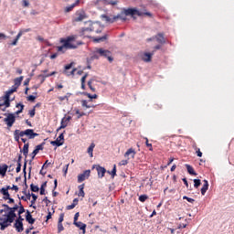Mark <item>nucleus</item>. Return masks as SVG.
Wrapping results in <instances>:
<instances>
[{
	"label": "nucleus",
	"mask_w": 234,
	"mask_h": 234,
	"mask_svg": "<svg viewBox=\"0 0 234 234\" xmlns=\"http://www.w3.org/2000/svg\"><path fill=\"white\" fill-rule=\"evenodd\" d=\"M127 16H132V17H134V16H138V17H144V16L153 17V14L145 9L128 8L125 9L124 12L114 16L113 20L116 21L117 19H121V21H127Z\"/></svg>",
	"instance_id": "nucleus-1"
},
{
	"label": "nucleus",
	"mask_w": 234,
	"mask_h": 234,
	"mask_svg": "<svg viewBox=\"0 0 234 234\" xmlns=\"http://www.w3.org/2000/svg\"><path fill=\"white\" fill-rule=\"evenodd\" d=\"M19 209V207L17 205H15L13 207L10 208L9 212L7 214L0 216V229L1 231H5L6 228L9 226H12V222L16 220V217L17 215L16 214V211Z\"/></svg>",
	"instance_id": "nucleus-2"
},
{
	"label": "nucleus",
	"mask_w": 234,
	"mask_h": 234,
	"mask_svg": "<svg viewBox=\"0 0 234 234\" xmlns=\"http://www.w3.org/2000/svg\"><path fill=\"white\" fill-rule=\"evenodd\" d=\"M75 39H78V36L76 35L69 36L67 38H61L60 43H63V45L58 47V52L65 54L66 50L76 49L78 48V45H82L81 42L72 44Z\"/></svg>",
	"instance_id": "nucleus-3"
},
{
	"label": "nucleus",
	"mask_w": 234,
	"mask_h": 234,
	"mask_svg": "<svg viewBox=\"0 0 234 234\" xmlns=\"http://www.w3.org/2000/svg\"><path fill=\"white\" fill-rule=\"evenodd\" d=\"M100 58H108V61H110V63H112V61H114V58H112V53H111L110 50L104 49L102 48H97L93 51V53L90 57V59L91 60L100 59Z\"/></svg>",
	"instance_id": "nucleus-4"
},
{
	"label": "nucleus",
	"mask_w": 234,
	"mask_h": 234,
	"mask_svg": "<svg viewBox=\"0 0 234 234\" xmlns=\"http://www.w3.org/2000/svg\"><path fill=\"white\" fill-rule=\"evenodd\" d=\"M6 116L4 119L5 123L7 125V128L10 129L14 123H16V114L15 113H5Z\"/></svg>",
	"instance_id": "nucleus-5"
},
{
	"label": "nucleus",
	"mask_w": 234,
	"mask_h": 234,
	"mask_svg": "<svg viewBox=\"0 0 234 234\" xmlns=\"http://www.w3.org/2000/svg\"><path fill=\"white\" fill-rule=\"evenodd\" d=\"M87 19V13L83 10L77 11L73 16V23H80Z\"/></svg>",
	"instance_id": "nucleus-6"
},
{
	"label": "nucleus",
	"mask_w": 234,
	"mask_h": 234,
	"mask_svg": "<svg viewBox=\"0 0 234 234\" xmlns=\"http://www.w3.org/2000/svg\"><path fill=\"white\" fill-rule=\"evenodd\" d=\"M0 107H5V109H8L10 107V95L5 91V95L0 97ZM5 109H3L2 111H5Z\"/></svg>",
	"instance_id": "nucleus-7"
},
{
	"label": "nucleus",
	"mask_w": 234,
	"mask_h": 234,
	"mask_svg": "<svg viewBox=\"0 0 234 234\" xmlns=\"http://www.w3.org/2000/svg\"><path fill=\"white\" fill-rule=\"evenodd\" d=\"M65 144V135L63 133H60L59 136L55 140L51 141V145H56V147H61Z\"/></svg>",
	"instance_id": "nucleus-8"
},
{
	"label": "nucleus",
	"mask_w": 234,
	"mask_h": 234,
	"mask_svg": "<svg viewBox=\"0 0 234 234\" xmlns=\"http://www.w3.org/2000/svg\"><path fill=\"white\" fill-rule=\"evenodd\" d=\"M44 145H45V143H41L40 144L36 146V149L30 154L31 160L29 161V164H32V160L36 158V155L37 154V153H39L40 151H43Z\"/></svg>",
	"instance_id": "nucleus-9"
},
{
	"label": "nucleus",
	"mask_w": 234,
	"mask_h": 234,
	"mask_svg": "<svg viewBox=\"0 0 234 234\" xmlns=\"http://www.w3.org/2000/svg\"><path fill=\"white\" fill-rule=\"evenodd\" d=\"M89 176H90V170H85L82 174H80L78 176L79 184H81V182H85V180H87Z\"/></svg>",
	"instance_id": "nucleus-10"
},
{
	"label": "nucleus",
	"mask_w": 234,
	"mask_h": 234,
	"mask_svg": "<svg viewBox=\"0 0 234 234\" xmlns=\"http://www.w3.org/2000/svg\"><path fill=\"white\" fill-rule=\"evenodd\" d=\"M73 224H74V226H76V228H79V229H81L83 234L86 233L87 224H85L81 221H75V222H73Z\"/></svg>",
	"instance_id": "nucleus-11"
},
{
	"label": "nucleus",
	"mask_w": 234,
	"mask_h": 234,
	"mask_svg": "<svg viewBox=\"0 0 234 234\" xmlns=\"http://www.w3.org/2000/svg\"><path fill=\"white\" fill-rule=\"evenodd\" d=\"M26 136H27V138L29 140H34V138H36V136H39V133H34V130H32V129H27Z\"/></svg>",
	"instance_id": "nucleus-12"
},
{
	"label": "nucleus",
	"mask_w": 234,
	"mask_h": 234,
	"mask_svg": "<svg viewBox=\"0 0 234 234\" xmlns=\"http://www.w3.org/2000/svg\"><path fill=\"white\" fill-rule=\"evenodd\" d=\"M141 59L145 63H149L151 61V58H153V54L151 53H141Z\"/></svg>",
	"instance_id": "nucleus-13"
},
{
	"label": "nucleus",
	"mask_w": 234,
	"mask_h": 234,
	"mask_svg": "<svg viewBox=\"0 0 234 234\" xmlns=\"http://www.w3.org/2000/svg\"><path fill=\"white\" fill-rule=\"evenodd\" d=\"M8 189H10V186H7L6 187H3L0 189V193H2V195L4 196V200L10 198V193H8Z\"/></svg>",
	"instance_id": "nucleus-14"
},
{
	"label": "nucleus",
	"mask_w": 234,
	"mask_h": 234,
	"mask_svg": "<svg viewBox=\"0 0 234 234\" xmlns=\"http://www.w3.org/2000/svg\"><path fill=\"white\" fill-rule=\"evenodd\" d=\"M87 32H94V26H92V23L90 22L89 27H82L80 29V36H85Z\"/></svg>",
	"instance_id": "nucleus-15"
},
{
	"label": "nucleus",
	"mask_w": 234,
	"mask_h": 234,
	"mask_svg": "<svg viewBox=\"0 0 234 234\" xmlns=\"http://www.w3.org/2000/svg\"><path fill=\"white\" fill-rule=\"evenodd\" d=\"M96 169H97V172H98L99 178H103V176H105V173H107V170L105 169V167H102L101 165H97Z\"/></svg>",
	"instance_id": "nucleus-16"
},
{
	"label": "nucleus",
	"mask_w": 234,
	"mask_h": 234,
	"mask_svg": "<svg viewBox=\"0 0 234 234\" xmlns=\"http://www.w3.org/2000/svg\"><path fill=\"white\" fill-rule=\"evenodd\" d=\"M154 38L156 39L157 43H160L161 45L165 44V38L164 37V33H158Z\"/></svg>",
	"instance_id": "nucleus-17"
},
{
	"label": "nucleus",
	"mask_w": 234,
	"mask_h": 234,
	"mask_svg": "<svg viewBox=\"0 0 234 234\" xmlns=\"http://www.w3.org/2000/svg\"><path fill=\"white\" fill-rule=\"evenodd\" d=\"M26 213H27L26 215L27 222H28V224H34V222H36V218H32V214L30 213V211L27 210Z\"/></svg>",
	"instance_id": "nucleus-18"
},
{
	"label": "nucleus",
	"mask_w": 234,
	"mask_h": 234,
	"mask_svg": "<svg viewBox=\"0 0 234 234\" xmlns=\"http://www.w3.org/2000/svg\"><path fill=\"white\" fill-rule=\"evenodd\" d=\"M203 182H204V185L201 188V195L204 197V195L207 193V189H209V183L206 179Z\"/></svg>",
	"instance_id": "nucleus-19"
},
{
	"label": "nucleus",
	"mask_w": 234,
	"mask_h": 234,
	"mask_svg": "<svg viewBox=\"0 0 234 234\" xmlns=\"http://www.w3.org/2000/svg\"><path fill=\"white\" fill-rule=\"evenodd\" d=\"M21 36H23V33H22V31L20 30V31L18 32V34L16 35V38L14 39V41H13L12 43H9V45H10L11 47H16V46L17 45L19 39H21Z\"/></svg>",
	"instance_id": "nucleus-20"
},
{
	"label": "nucleus",
	"mask_w": 234,
	"mask_h": 234,
	"mask_svg": "<svg viewBox=\"0 0 234 234\" xmlns=\"http://www.w3.org/2000/svg\"><path fill=\"white\" fill-rule=\"evenodd\" d=\"M96 147V144L94 143H91L90 145L89 146L87 153L90 155V158L94 156V148Z\"/></svg>",
	"instance_id": "nucleus-21"
},
{
	"label": "nucleus",
	"mask_w": 234,
	"mask_h": 234,
	"mask_svg": "<svg viewBox=\"0 0 234 234\" xmlns=\"http://www.w3.org/2000/svg\"><path fill=\"white\" fill-rule=\"evenodd\" d=\"M28 147H30V144L27 143L24 144L23 150H20V153H23L25 158L28 156Z\"/></svg>",
	"instance_id": "nucleus-22"
},
{
	"label": "nucleus",
	"mask_w": 234,
	"mask_h": 234,
	"mask_svg": "<svg viewBox=\"0 0 234 234\" xmlns=\"http://www.w3.org/2000/svg\"><path fill=\"white\" fill-rule=\"evenodd\" d=\"M14 228H16V229L18 233H21V231H23V229H25L23 228V222H19V221L15 222Z\"/></svg>",
	"instance_id": "nucleus-23"
},
{
	"label": "nucleus",
	"mask_w": 234,
	"mask_h": 234,
	"mask_svg": "<svg viewBox=\"0 0 234 234\" xmlns=\"http://www.w3.org/2000/svg\"><path fill=\"white\" fill-rule=\"evenodd\" d=\"M23 78H24L23 76H20V77L15 79V80H14L15 84L13 85V87L18 89L23 81Z\"/></svg>",
	"instance_id": "nucleus-24"
},
{
	"label": "nucleus",
	"mask_w": 234,
	"mask_h": 234,
	"mask_svg": "<svg viewBox=\"0 0 234 234\" xmlns=\"http://www.w3.org/2000/svg\"><path fill=\"white\" fill-rule=\"evenodd\" d=\"M6 171H8V165H0V175H1V176H5L6 175Z\"/></svg>",
	"instance_id": "nucleus-25"
},
{
	"label": "nucleus",
	"mask_w": 234,
	"mask_h": 234,
	"mask_svg": "<svg viewBox=\"0 0 234 234\" xmlns=\"http://www.w3.org/2000/svg\"><path fill=\"white\" fill-rule=\"evenodd\" d=\"M131 154L132 158H134L136 156V151L133 148H129L126 153L124 154V156L127 157Z\"/></svg>",
	"instance_id": "nucleus-26"
},
{
	"label": "nucleus",
	"mask_w": 234,
	"mask_h": 234,
	"mask_svg": "<svg viewBox=\"0 0 234 234\" xmlns=\"http://www.w3.org/2000/svg\"><path fill=\"white\" fill-rule=\"evenodd\" d=\"M80 5V0H76L75 3L71 4L70 5L67 6L65 9V12H71L75 6H78Z\"/></svg>",
	"instance_id": "nucleus-27"
},
{
	"label": "nucleus",
	"mask_w": 234,
	"mask_h": 234,
	"mask_svg": "<svg viewBox=\"0 0 234 234\" xmlns=\"http://www.w3.org/2000/svg\"><path fill=\"white\" fill-rule=\"evenodd\" d=\"M186 167V171L189 175H193L194 176H197V172H195V169L190 165H185Z\"/></svg>",
	"instance_id": "nucleus-28"
},
{
	"label": "nucleus",
	"mask_w": 234,
	"mask_h": 234,
	"mask_svg": "<svg viewBox=\"0 0 234 234\" xmlns=\"http://www.w3.org/2000/svg\"><path fill=\"white\" fill-rule=\"evenodd\" d=\"M83 189H85V185L82 184V185L79 186L78 197H82V198L85 197V191Z\"/></svg>",
	"instance_id": "nucleus-29"
},
{
	"label": "nucleus",
	"mask_w": 234,
	"mask_h": 234,
	"mask_svg": "<svg viewBox=\"0 0 234 234\" xmlns=\"http://www.w3.org/2000/svg\"><path fill=\"white\" fill-rule=\"evenodd\" d=\"M101 19H104L106 23H114V16L111 18L107 15H101Z\"/></svg>",
	"instance_id": "nucleus-30"
},
{
	"label": "nucleus",
	"mask_w": 234,
	"mask_h": 234,
	"mask_svg": "<svg viewBox=\"0 0 234 234\" xmlns=\"http://www.w3.org/2000/svg\"><path fill=\"white\" fill-rule=\"evenodd\" d=\"M81 106L85 107L86 109H92V107H94V105L89 104V101L87 100L81 101Z\"/></svg>",
	"instance_id": "nucleus-31"
},
{
	"label": "nucleus",
	"mask_w": 234,
	"mask_h": 234,
	"mask_svg": "<svg viewBox=\"0 0 234 234\" xmlns=\"http://www.w3.org/2000/svg\"><path fill=\"white\" fill-rule=\"evenodd\" d=\"M69 125V121H67V117L62 118L60 122V129H65Z\"/></svg>",
	"instance_id": "nucleus-32"
},
{
	"label": "nucleus",
	"mask_w": 234,
	"mask_h": 234,
	"mask_svg": "<svg viewBox=\"0 0 234 234\" xmlns=\"http://www.w3.org/2000/svg\"><path fill=\"white\" fill-rule=\"evenodd\" d=\"M72 96V93H67L65 96L58 97L59 101H65L67 100L69 101V99Z\"/></svg>",
	"instance_id": "nucleus-33"
},
{
	"label": "nucleus",
	"mask_w": 234,
	"mask_h": 234,
	"mask_svg": "<svg viewBox=\"0 0 234 234\" xmlns=\"http://www.w3.org/2000/svg\"><path fill=\"white\" fill-rule=\"evenodd\" d=\"M23 173H24V176H25L24 182H25V185L27 186V159H25V163H24V166H23Z\"/></svg>",
	"instance_id": "nucleus-34"
},
{
	"label": "nucleus",
	"mask_w": 234,
	"mask_h": 234,
	"mask_svg": "<svg viewBox=\"0 0 234 234\" xmlns=\"http://www.w3.org/2000/svg\"><path fill=\"white\" fill-rule=\"evenodd\" d=\"M54 74H56V71H53L50 74H47V75H38V78H42L41 83H43L46 78H50V76H54Z\"/></svg>",
	"instance_id": "nucleus-35"
},
{
	"label": "nucleus",
	"mask_w": 234,
	"mask_h": 234,
	"mask_svg": "<svg viewBox=\"0 0 234 234\" xmlns=\"http://www.w3.org/2000/svg\"><path fill=\"white\" fill-rule=\"evenodd\" d=\"M107 39V35H104L103 37H96L94 38L95 43H101V41H105Z\"/></svg>",
	"instance_id": "nucleus-36"
},
{
	"label": "nucleus",
	"mask_w": 234,
	"mask_h": 234,
	"mask_svg": "<svg viewBox=\"0 0 234 234\" xmlns=\"http://www.w3.org/2000/svg\"><path fill=\"white\" fill-rule=\"evenodd\" d=\"M84 96H88V98H90V100H96V98H98V95L97 94H93L91 95L90 93L89 92H83Z\"/></svg>",
	"instance_id": "nucleus-37"
},
{
	"label": "nucleus",
	"mask_w": 234,
	"mask_h": 234,
	"mask_svg": "<svg viewBox=\"0 0 234 234\" xmlns=\"http://www.w3.org/2000/svg\"><path fill=\"white\" fill-rule=\"evenodd\" d=\"M30 189L33 193H37L39 191V186H35L34 184L30 185Z\"/></svg>",
	"instance_id": "nucleus-38"
},
{
	"label": "nucleus",
	"mask_w": 234,
	"mask_h": 234,
	"mask_svg": "<svg viewBox=\"0 0 234 234\" xmlns=\"http://www.w3.org/2000/svg\"><path fill=\"white\" fill-rule=\"evenodd\" d=\"M202 182L200 181V179H194V187H196V189H198V187H200Z\"/></svg>",
	"instance_id": "nucleus-39"
},
{
	"label": "nucleus",
	"mask_w": 234,
	"mask_h": 234,
	"mask_svg": "<svg viewBox=\"0 0 234 234\" xmlns=\"http://www.w3.org/2000/svg\"><path fill=\"white\" fill-rule=\"evenodd\" d=\"M109 175L112 176V178H114L116 176V165H113V168L112 171H108Z\"/></svg>",
	"instance_id": "nucleus-40"
},
{
	"label": "nucleus",
	"mask_w": 234,
	"mask_h": 234,
	"mask_svg": "<svg viewBox=\"0 0 234 234\" xmlns=\"http://www.w3.org/2000/svg\"><path fill=\"white\" fill-rule=\"evenodd\" d=\"M77 69H73L70 72L64 70L63 74H65L66 76H74V73L76 72Z\"/></svg>",
	"instance_id": "nucleus-41"
},
{
	"label": "nucleus",
	"mask_w": 234,
	"mask_h": 234,
	"mask_svg": "<svg viewBox=\"0 0 234 234\" xmlns=\"http://www.w3.org/2000/svg\"><path fill=\"white\" fill-rule=\"evenodd\" d=\"M18 133H19V130H16L14 132V139H15V142H19V138H21L19 135H18Z\"/></svg>",
	"instance_id": "nucleus-42"
},
{
	"label": "nucleus",
	"mask_w": 234,
	"mask_h": 234,
	"mask_svg": "<svg viewBox=\"0 0 234 234\" xmlns=\"http://www.w3.org/2000/svg\"><path fill=\"white\" fill-rule=\"evenodd\" d=\"M45 187H47V182H44L40 186V195H45Z\"/></svg>",
	"instance_id": "nucleus-43"
},
{
	"label": "nucleus",
	"mask_w": 234,
	"mask_h": 234,
	"mask_svg": "<svg viewBox=\"0 0 234 234\" xmlns=\"http://www.w3.org/2000/svg\"><path fill=\"white\" fill-rule=\"evenodd\" d=\"M147 198H149V197L147 195H141L139 197L140 202H145V200H147Z\"/></svg>",
	"instance_id": "nucleus-44"
},
{
	"label": "nucleus",
	"mask_w": 234,
	"mask_h": 234,
	"mask_svg": "<svg viewBox=\"0 0 234 234\" xmlns=\"http://www.w3.org/2000/svg\"><path fill=\"white\" fill-rule=\"evenodd\" d=\"M64 229L63 223H58V233H61Z\"/></svg>",
	"instance_id": "nucleus-45"
},
{
	"label": "nucleus",
	"mask_w": 234,
	"mask_h": 234,
	"mask_svg": "<svg viewBox=\"0 0 234 234\" xmlns=\"http://www.w3.org/2000/svg\"><path fill=\"white\" fill-rule=\"evenodd\" d=\"M17 88H15L14 86H12V89L8 90L7 91H5L7 94L11 95L14 94V92H16Z\"/></svg>",
	"instance_id": "nucleus-46"
},
{
	"label": "nucleus",
	"mask_w": 234,
	"mask_h": 234,
	"mask_svg": "<svg viewBox=\"0 0 234 234\" xmlns=\"http://www.w3.org/2000/svg\"><path fill=\"white\" fill-rule=\"evenodd\" d=\"M100 3H102V5H109V0H96L95 5H100Z\"/></svg>",
	"instance_id": "nucleus-47"
},
{
	"label": "nucleus",
	"mask_w": 234,
	"mask_h": 234,
	"mask_svg": "<svg viewBox=\"0 0 234 234\" xmlns=\"http://www.w3.org/2000/svg\"><path fill=\"white\" fill-rule=\"evenodd\" d=\"M76 114H78V120H80V118H81L82 116H85V112H80V111L78 109L75 110Z\"/></svg>",
	"instance_id": "nucleus-48"
},
{
	"label": "nucleus",
	"mask_w": 234,
	"mask_h": 234,
	"mask_svg": "<svg viewBox=\"0 0 234 234\" xmlns=\"http://www.w3.org/2000/svg\"><path fill=\"white\" fill-rule=\"evenodd\" d=\"M183 200H187V202H189L190 204H193V202H195L194 198L187 197V196H184Z\"/></svg>",
	"instance_id": "nucleus-49"
},
{
	"label": "nucleus",
	"mask_w": 234,
	"mask_h": 234,
	"mask_svg": "<svg viewBox=\"0 0 234 234\" xmlns=\"http://www.w3.org/2000/svg\"><path fill=\"white\" fill-rule=\"evenodd\" d=\"M2 207H4V213H6V211H10L12 207L6 204H3Z\"/></svg>",
	"instance_id": "nucleus-50"
},
{
	"label": "nucleus",
	"mask_w": 234,
	"mask_h": 234,
	"mask_svg": "<svg viewBox=\"0 0 234 234\" xmlns=\"http://www.w3.org/2000/svg\"><path fill=\"white\" fill-rule=\"evenodd\" d=\"M29 116L30 118H34V116H36V107L29 111Z\"/></svg>",
	"instance_id": "nucleus-51"
},
{
	"label": "nucleus",
	"mask_w": 234,
	"mask_h": 234,
	"mask_svg": "<svg viewBox=\"0 0 234 234\" xmlns=\"http://www.w3.org/2000/svg\"><path fill=\"white\" fill-rule=\"evenodd\" d=\"M31 196H32L31 204H36V200H37V197L34 193H31Z\"/></svg>",
	"instance_id": "nucleus-52"
},
{
	"label": "nucleus",
	"mask_w": 234,
	"mask_h": 234,
	"mask_svg": "<svg viewBox=\"0 0 234 234\" xmlns=\"http://www.w3.org/2000/svg\"><path fill=\"white\" fill-rule=\"evenodd\" d=\"M23 213H25V207H18V215H23Z\"/></svg>",
	"instance_id": "nucleus-53"
},
{
	"label": "nucleus",
	"mask_w": 234,
	"mask_h": 234,
	"mask_svg": "<svg viewBox=\"0 0 234 234\" xmlns=\"http://www.w3.org/2000/svg\"><path fill=\"white\" fill-rule=\"evenodd\" d=\"M18 135L20 136V138H23V136H27V130L25 131L18 130Z\"/></svg>",
	"instance_id": "nucleus-54"
},
{
	"label": "nucleus",
	"mask_w": 234,
	"mask_h": 234,
	"mask_svg": "<svg viewBox=\"0 0 234 234\" xmlns=\"http://www.w3.org/2000/svg\"><path fill=\"white\" fill-rule=\"evenodd\" d=\"M65 214H60L58 218V224H62L64 220Z\"/></svg>",
	"instance_id": "nucleus-55"
},
{
	"label": "nucleus",
	"mask_w": 234,
	"mask_h": 234,
	"mask_svg": "<svg viewBox=\"0 0 234 234\" xmlns=\"http://www.w3.org/2000/svg\"><path fill=\"white\" fill-rule=\"evenodd\" d=\"M27 101H36V96H34V95H29V96L27 97Z\"/></svg>",
	"instance_id": "nucleus-56"
},
{
	"label": "nucleus",
	"mask_w": 234,
	"mask_h": 234,
	"mask_svg": "<svg viewBox=\"0 0 234 234\" xmlns=\"http://www.w3.org/2000/svg\"><path fill=\"white\" fill-rule=\"evenodd\" d=\"M72 65H73V63L71 62L65 66L64 69H65L66 72H67V70H70V69H72Z\"/></svg>",
	"instance_id": "nucleus-57"
},
{
	"label": "nucleus",
	"mask_w": 234,
	"mask_h": 234,
	"mask_svg": "<svg viewBox=\"0 0 234 234\" xmlns=\"http://www.w3.org/2000/svg\"><path fill=\"white\" fill-rule=\"evenodd\" d=\"M108 5H112V6L118 5V1H114V0H109Z\"/></svg>",
	"instance_id": "nucleus-58"
},
{
	"label": "nucleus",
	"mask_w": 234,
	"mask_h": 234,
	"mask_svg": "<svg viewBox=\"0 0 234 234\" xmlns=\"http://www.w3.org/2000/svg\"><path fill=\"white\" fill-rule=\"evenodd\" d=\"M127 164H129V161H128V160H122V161L119 163V165H127Z\"/></svg>",
	"instance_id": "nucleus-59"
},
{
	"label": "nucleus",
	"mask_w": 234,
	"mask_h": 234,
	"mask_svg": "<svg viewBox=\"0 0 234 234\" xmlns=\"http://www.w3.org/2000/svg\"><path fill=\"white\" fill-rule=\"evenodd\" d=\"M22 3H23V6H29L30 5V3L28 2V0H22Z\"/></svg>",
	"instance_id": "nucleus-60"
},
{
	"label": "nucleus",
	"mask_w": 234,
	"mask_h": 234,
	"mask_svg": "<svg viewBox=\"0 0 234 234\" xmlns=\"http://www.w3.org/2000/svg\"><path fill=\"white\" fill-rule=\"evenodd\" d=\"M78 218H80V212H77V213L74 215V221H73V222H78Z\"/></svg>",
	"instance_id": "nucleus-61"
},
{
	"label": "nucleus",
	"mask_w": 234,
	"mask_h": 234,
	"mask_svg": "<svg viewBox=\"0 0 234 234\" xmlns=\"http://www.w3.org/2000/svg\"><path fill=\"white\" fill-rule=\"evenodd\" d=\"M23 220H25V218H23L21 215H18V218L16 219V222H23Z\"/></svg>",
	"instance_id": "nucleus-62"
},
{
	"label": "nucleus",
	"mask_w": 234,
	"mask_h": 234,
	"mask_svg": "<svg viewBox=\"0 0 234 234\" xmlns=\"http://www.w3.org/2000/svg\"><path fill=\"white\" fill-rule=\"evenodd\" d=\"M6 200H8L7 203H9V204H15V202H16V200H14V198L10 197V196H9V198H7Z\"/></svg>",
	"instance_id": "nucleus-63"
},
{
	"label": "nucleus",
	"mask_w": 234,
	"mask_h": 234,
	"mask_svg": "<svg viewBox=\"0 0 234 234\" xmlns=\"http://www.w3.org/2000/svg\"><path fill=\"white\" fill-rule=\"evenodd\" d=\"M74 207H76V206L74 204H71V205L67 207V209L70 210V209H74Z\"/></svg>",
	"instance_id": "nucleus-64"
}]
</instances>
